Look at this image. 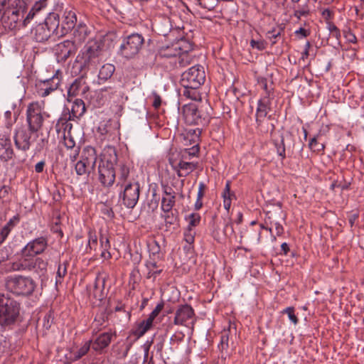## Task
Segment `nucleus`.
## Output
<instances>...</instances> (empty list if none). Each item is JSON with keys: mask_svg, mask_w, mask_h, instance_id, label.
<instances>
[{"mask_svg": "<svg viewBox=\"0 0 364 364\" xmlns=\"http://www.w3.org/2000/svg\"><path fill=\"white\" fill-rule=\"evenodd\" d=\"M48 247V238L41 236L29 241L20 251L19 258L11 264L13 271H34L43 275L47 272L48 262L40 255Z\"/></svg>", "mask_w": 364, "mask_h": 364, "instance_id": "nucleus-1", "label": "nucleus"}, {"mask_svg": "<svg viewBox=\"0 0 364 364\" xmlns=\"http://www.w3.org/2000/svg\"><path fill=\"white\" fill-rule=\"evenodd\" d=\"M102 50V42L100 40H91L77 55L75 66L83 75H86L89 70L96 69L100 65Z\"/></svg>", "mask_w": 364, "mask_h": 364, "instance_id": "nucleus-2", "label": "nucleus"}, {"mask_svg": "<svg viewBox=\"0 0 364 364\" xmlns=\"http://www.w3.org/2000/svg\"><path fill=\"white\" fill-rule=\"evenodd\" d=\"M118 161L117 151L114 146H107L102 154L99 166V181L105 187H109L114 183L116 171L114 166Z\"/></svg>", "mask_w": 364, "mask_h": 364, "instance_id": "nucleus-3", "label": "nucleus"}, {"mask_svg": "<svg viewBox=\"0 0 364 364\" xmlns=\"http://www.w3.org/2000/svg\"><path fill=\"white\" fill-rule=\"evenodd\" d=\"M26 4L23 1L16 0L9 5L4 11L0 18V26L6 31H13L26 27L30 22L25 21Z\"/></svg>", "mask_w": 364, "mask_h": 364, "instance_id": "nucleus-4", "label": "nucleus"}, {"mask_svg": "<svg viewBox=\"0 0 364 364\" xmlns=\"http://www.w3.org/2000/svg\"><path fill=\"white\" fill-rule=\"evenodd\" d=\"M21 304L8 294H0V326L12 329L20 318Z\"/></svg>", "mask_w": 364, "mask_h": 364, "instance_id": "nucleus-5", "label": "nucleus"}, {"mask_svg": "<svg viewBox=\"0 0 364 364\" xmlns=\"http://www.w3.org/2000/svg\"><path fill=\"white\" fill-rule=\"evenodd\" d=\"M6 287L8 291L14 294L28 296L33 293L36 287V283L30 277L10 276L6 279Z\"/></svg>", "mask_w": 364, "mask_h": 364, "instance_id": "nucleus-6", "label": "nucleus"}, {"mask_svg": "<svg viewBox=\"0 0 364 364\" xmlns=\"http://www.w3.org/2000/svg\"><path fill=\"white\" fill-rule=\"evenodd\" d=\"M144 43L142 35L134 33L124 37L119 46V53L126 59L134 58L141 50Z\"/></svg>", "mask_w": 364, "mask_h": 364, "instance_id": "nucleus-7", "label": "nucleus"}, {"mask_svg": "<svg viewBox=\"0 0 364 364\" xmlns=\"http://www.w3.org/2000/svg\"><path fill=\"white\" fill-rule=\"evenodd\" d=\"M205 73L203 66L194 65L181 74L180 83L183 87L200 88L205 82Z\"/></svg>", "mask_w": 364, "mask_h": 364, "instance_id": "nucleus-8", "label": "nucleus"}, {"mask_svg": "<svg viewBox=\"0 0 364 364\" xmlns=\"http://www.w3.org/2000/svg\"><path fill=\"white\" fill-rule=\"evenodd\" d=\"M123 190L119 193V200L127 208H134L138 203L140 195V184L139 182H132L120 186Z\"/></svg>", "mask_w": 364, "mask_h": 364, "instance_id": "nucleus-9", "label": "nucleus"}, {"mask_svg": "<svg viewBox=\"0 0 364 364\" xmlns=\"http://www.w3.org/2000/svg\"><path fill=\"white\" fill-rule=\"evenodd\" d=\"M183 114L187 124L204 125L208 122L209 116L202 108L195 103L186 105L183 107Z\"/></svg>", "mask_w": 364, "mask_h": 364, "instance_id": "nucleus-10", "label": "nucleus"}, {"mask_svg": "<svg viewBox=\"0 0 364 364\" xmlns=\"http://www.w3.org/2000/svg\"><path fill=\"white\" fill-rule=\"evenodd\" d=\"M62 80V74L59 70L50 78L36 80L35 89L36 94L41 97H46L58 90Z\"/></svg>", "mask_w": 364, "mask_h": 364, "instance_id": "nucleus-11", "label": "nucleus"}, {"mask_svg": "<svg viewBox=\"0 0 364 364\" xmlns=\"http://www.w3.org/2000/svg\"><path fill=\"white\" fill-rule=\"evenodd\" d=\"M196 322L194 309L189 304L179 305L175 312L173 324L188 327L194 326Z\"/></svg>", "mask_w": 364, "mask_h": 364, "instance_id": "nucleus-12", "label": "nucleus"}, {"mask_svg": "<svg viewBox=\"0 0 364 364\" xmlns=\"http://www.w3.org/2000/svg\"><path fill=\"white\" fill-rule=\"evenodd\" d=\"M117 186H122L132 182H139L136 170L130 162H120L116 171Z\"/></svg>", "mask_w": 364, "mask_h": 364, "instance_id": "nucleus-13", "label": "nucleus"}, {"mask_svg": "<svg viewBox=\"0 0 364 364\" xmlns=\"http://www.w3.org/2000/svg\"><path fill=\"white\" fill-rule=\"evenodd\" d=\"M26 121L31 132H38L43 126L44 118L36 105L30 104L26 109Z\"/></svg>", "mask_w": 364, "mask_h": 364, "instance_id": "nucleus-14", "label": "nucleus"}, {"mask_svg": "<svg viewBox=\"0 0 364 364\" xmlns=\"http://www.w3.org/2000/svg\"><path fill=\"white\" fill-rule=\"evenodd\" d=\"M77 50V45L70 40L64 41L55 46V55L59 63L65 62L71 55H74Z\"/></svg>", "mask_w": 364, "mask_h": 364, "instance_id": "nucleus-15", "label": "nucleus"}, {"mask_svg": "<svg viewBox=\"0 0 364 364\" xmlns=\"http://www.w3.org/2000/svg\"><path fill=\"white\" fill-rule=\"evenodd\" d=\"M15 156L10 134L4 132L0 134V160L8 162Z\"/></svg>", "mask_w": 364, "mask_h": 364, "instance_id": "nucleus-16", "label": "nucleus"}, {"mask_svg": "<svg viewBox=\"0 0 364 364\" xmlns=\"http://www.w3.org/2000/svg\"><path fill=\"white\" fill-rule=\"evenodd\" d=\"M116 333L108 331L99 334L92 340V349L98 354H102L111 343L112 338L116 337Z\"/></svg>", "mask_w": 364, "mask_h": 364, "instance_id": "nucleus-17", "label": "nucleus"}, {"mask_svg": "<svg viewBox=\"0 0 364 364\" xmlns=\"http://www.w3.org/2000/svg\"><path fill=\"white\" fill-rule=\"evenodd\" d=\"M36 133L31 132L29 129H21L17 131L14 136V142L16 148L23 151L30 149L32 142V134Z\"/></svg>", "mask_w": 364, "mask_h": 364, "instance_id": "nucleus-18", "label": "nucleus"}, {"mask_svg": "<svg viewBox=\"0 0 364 364\" xmlns=\"http://www.w3.org/2000/svg\"><path fill=\"white\" fill-rule=\"evenodd\" d=\"M271 97L267 96H263L258 100L256 109V122L258 125H261L264 118L267 117L271 110Z\"/></svg>", "mask_w": 364, "mask_h": 364, "instance_id": "nucleus-19", "label": "nucleus"}, {"mask_svg": "<svg viewBox=\"0 0 364 364\" xmlns=\"http://www.w3.org/2000/svg\"><path fill=\"white\" fill-rule=\"evenodd\" d=\"M63 18L60 27L61 33H59V36H63L75 28L77 22L76 14L72 11H65Z\"/></svg>", "mask_w": 364, "mask_h": 364, "instance_id": "nucleus-20", "label": "nucleus"}, {"mask_svg": "<svg viewBox=\"0 0 364 364\" xmlns=\"http://www.w3.org/2000/svg\"><path fill=\"white\" fill-rule=\"evenodd\" d=\"M43 24L48 27V30L51 33L52 35L54 34L57 36H59V33H61V29L59 28V15L55 13H49Z\"/></svg>", "mask_w": 364, "mask_h": 364, "instance_id": "nucleus-21", "label": "nucleus"}, {"mask_svg": "<svg viewBox=\"0 0 364 364\" xmlns=\"http://www.w3.org/2000/svg\"><path fill=\"white\" fill-rule=\"evenodd\" d=\"M97 159V153L94 147L87 146L82 149L80 160L87 164V166H91L92 170L95 168Z\"/></svg>", "mask_w": 364, "mask_h": 364, "instance_id": "nucleus-22", "label": "nucleus"}, {"mask_svg": "<svg viewBox=\"0 0 364 364\" xmlns=\"http://www.w3.org/2000/svg\"><path fill=\"white\" fill-rule=\"evenodd\" d=\"M31 34L37 42H45L51 36V33L48 30V27L42 23L38 24L31 30Z\"/></svg>", "mask_w": 364, "mask_h": 364, "instance_id": "nucleus-23", "label": "nucleus"}, {"mask_svg": "<svg viewBox=\"0 0 364 364\" xmlns=\"http://www.w3.org/2000/svg\"><path fill=\"white\" fill-rule=\"evenodd\" d=\"M20 222L18 214L13 216L8 223L0 230V245L5 241L11 230Z\"/></svg>", "mask_w": 364, "mask_h": 364, "instance_id": "nucleus-24", "label": "nucleus"}, {"mask_svg": "<svg viewBox=\"0 0 364 364\" xmlns=\"http://www.w3.org/2000/svg\"><path fill=\"white\" fill-rule=\"evenodd\" d=\"M115 71V67L113 64L107 63L103 65L100 69L97 77V83L101 85L105 83L112 77Z\"/></svg>", "mask_w": 364, "mask_h": 364, "instance_id": "nucleus-25", "label": "nucleus"}, {"mask_svg": "<svg viewBox=\"0 0 364 364\" xmlns=\"http://www.w3.org/2000/svg\"><path fill=\"white\" fill-rule=\"evenodd\" d=\"M86 111L85 105L82 100L75 99L73 103L70 111L68 110L70 118L79 119Z\"/></svg>", "mask_w": 364, "mask_h": 364, "instance_id": "nucleus-26", "label": "nucleus"}, {"mask_svg": "<svg viewBox=\"0 0 364 364\" xmlns=\"http://www.w3.org/2000/svg\"><path fill=\"white\" fill-rule=\"evenodd\" d=\"M198 164L181 160L177 166V174L179 177H185L197 168Z\"/></svg>", "mask_w": 364, "mask_h": 364, "instance_id": "nucleus-27", "label": "nucleus"}, {"mask_svg": "<svg viewBox=\"0 0 364 364\" xmlns=\"http://www.w3.org/2000/svg\"><path fill=\"white\" fill-rule=\"evenodd\" d=\"M70 120L73 119L70 118V116L68 117L67 114L60 117L55 124L56 131L60 133L63 130V135L71 134L73 124L69 122Z\"/></svg>", "mask_w": 364, "mask_h": 364, "instance_id": "nucleus-28", "label": "nucleus"}, {"mask_svg": "<svg viewBox=\"0 0 364 364\" xmlns=\"http://www.w3.org/2000/svg\"><path fill=\"white\" fill-rule=\"evenodd\" d=\"M64 145L68 149H72L73 154H70V159L71 161H75L80 154V147L75 146V141L71 134L63 135Z\"/></svg>", "mask_w": 364, "mask_h": 364, "instance_id": "nucleus-29", "label": "nucleus"}, {"mask_svg": "<svg viewBox=\"0 0 364 364\" xmlns=\"http://www.w3.org/2000/svg\"><path fill=\"white\" fill-rule=\"evenodd\" d=\"M73 31L74 41L75 44H81L85 41L88 36V28L83 23H80L76 28L75 27Z\"/></svg>", "mask_w": 364, "mask_h": 364, "instance_id": "nucleus-30", "label": "nucleus"}, {"mask_svg": "<svg viewBox=\"0 0 364 364\" xmlns=\"http://www.w3.org/2000/svg\"><path fill=\"white\" fill-rule=\"evenodd\" d=\"M47 5L48 0H38L36 1L25 17V21L30 22L36 15L44 10L47 7Z\"/></svg>", "mask_w": 364, "mask_h": 364, "instance_id": "nucleus-31", "label": "nucleus"}, {"mask_svg": "<svg viewBox=\"0 0 364 364\" xmlns=\"http://www.w3.org/2000/svg\"><path fill=\"white\" fill-rule=\"evenodd\" d=\"M146 267L148 270L147 272V279L153 278L154 280L163 271L161 268H159V266L157 264V262L155 261V259H150L146 262Z\"/></svg>", "mask_w": 364, "mask_h": 364, "instance_id": "nucleus-32", "label": "nucleus"}, {"mask_svg": "<svg viewBox=\"0 0 364 364\" xmlns=\"http://www.w3.org/2000/svg\"><path fill=\"white\" fill-rule=\"evenodd\" d=\"M97 236L95 232L90 230L88 232V242L86 246V253L91 254L92 252H95V255H97Z\"/></svg>", "mask_w": 364, "mask_h": 364, "instance_id": "nucleus-33", "label": "nucleus"}, {"mask_svg": "<svg viewBox=\"0 0 364 364\" xmlns=\"http://www.w3.org/2000/svg\"><path fill=\"white\" fill-rule=\"evenodd\" d=\"M222 196L223 198V207L226 210H229L231 206L232 198H235V194L230 191V181H227L225 187L223 190Z\"/></svg>", "mask_w": 364, "mask_h": 364, "instance_id": "nucleus-34", "label": "nucleus"}, {"mask_svg": "<svg viewBox=\"0 0 364 364\" xmlns=\"http://www.w3.org/2000/svg\"><path fill=\"white\" fill-rule=\"evenodd\" d=\"M193 47L192 43L185 38L179 39L173 44V49L178 53H188L189 51L193 50Z\"/></svg>", "mask_w": 364, "mask_h": 364, "instance_id": "nucleus-35", "label": "nucleus"}, {"mask_svg": "<svg viewBox=\"0 0 364 364\" xmlns=\"http://www.w3.org/2000/svg\"><path fill=\"white\" fill-rule=\"evenodd\" d=\"M105 279L102 277H97L94 282V297L102 300L103 297V289L105 288Z\"/></svg>", "mask_w": 364, "mask_h": 364, "instance_id": "nucleus-36", "label": "nucleus"}, {"mask_svg": "<svg viewBox=\"0 0 364 364\" xmlns=\"http://www.w3.org/2000/svg\"><path fill=\"white\" fill-rule=\"evenodd\" d=\"M132 347V343L129 342L118 343L117 345L113 346L112 350L117 352V358L120 359L125 358L128 352Z\"/></svg>", "mask_w": 364, "mask_h": 364, "instance_id": "nucleus-37", "label": "nucleus"}, {"mask_svg": "<svg viewBox=\"0 0 364 364\" xmlns=\"http://www.w3.org/2000/svg\"><path fill=\"white\" fill-rule=\"evenodd\" d=\"M92 348V340L85 342V343L76 351L71 352L72 360L74 361L78 360L85 356Z\"/></svg>", "mask_w": 364, "mask_h": 364, "instance_id": "nucleus-38", "label": "nucleus"}, {"mask_svg": "<svg viewBox=\"0 0 364 364\" xmlns=\"http://www.w3.org/2000/svg\"><path fill=\"white\" fill-rule=\"evenodd\" d=\"M150 327L146 325L142 321L138 323L131 331V333L136 338L143 336L149 330Z\"/></svg>", "mask_w": 364, "mask_h": 364, "instance_id": "nucleus-39", "label": "nucleus"}, {"mask_svg": "<svg viewBox=\"0 0 364 364\" xmlns=\"http://www.w3.org/2000/svg\"><path fill=\"white\" fill-rule=\"evenodd\" d=\"M199 88L183 87V95L191 100L198 101L201 100V95L198 91Z\"/></svg>", "mask_w": 364, "mask_h": 364, "instance_id": "nucleus-40", "label": "nucleus"}, {"mask_svg": "<svg viewBox=\"0 0 364 364\" xmlns=\"http://www.w3.org/2000/svg\"><path fill=\"white\" fill-rule=\"evenodd\" d=\"M162 217L164 218L166 226L168 227L174 225L178 221V211L176 210H171L168 212H164Z\"/></svg>", "mask_w": 364, "mask_h": 364, "instance_id": "nucleus-41", "label": "nucleus"}, {"mask_svg": "<svg viewBox=\"0 0 364 364\" xmlns=\"http://www.w3.org/2000/svg\"><path fill=\"white\" fill-rule=\"evenodd\" d=\"M258 83L262 86V88L264 90L265 94L264 96H267L270 97L272 95H273L274 87L273 82H270V84H268L267 79L265 77H259Z\"/></svg>", "mask_w": 364, "mask_h": 364, "instance_id": "nucleus-42", "label": "nucleus"}, {"mask_svg": "<svg viewBox=\"0 0 364 364\" xmlns=\"http://www.w3.org/2000/svg\"><path fill=\"white\" fill-rule=\"evenodd\" d=\"M176 203V196L165 197L161 199V209L164 212L172 210Z\"/></svg>", "mask_w": 364, "mask_h": 364, "instance_id": "nucleus-43", "label": "nucleus"}, {"mask_svg": "<svg viewBox=\"0 0 364 364\" xmlns=\"http://www.w3.org/2000/svg\"><path fill=\"white\" fill-rule=\"evenodd\" d=\"M76 173L78 176H83L85 174H89L90 173L91 166H87V164L80 160L75 166Z\"/></svg>", "mask_w": 364, "mask_h": 364, "instance_id": "nucleus-44", "label": "nucleus"}, {"mask_svg": "<svg viewBox=\"0 0 364 364\" xmlns=\"http://www.w3.org/2000/svg\"><path fill=\"white\" fill-rule=\"evenodd\" d=\"M176 61L180 68H183L191 63L192 58L188 53H179L176 57Z\"/></svg>", "mask_w": 364, "mask_h": 364, "instance_id": "nucleus-45", "label": "nucleus"}, {"mask_svg": "<svg viewBox=\"0 0 364 364\" xmlns=\"http://www.w3.org/2000/svg\"><path fill=\"white\" fill-rule=\"evenodd\" d=\"M310 14V9L307 3L305 4L298 6L296 9H294V16L297 19H300L301 16H307Z\"/></svg>", "mask_w": 364, "mask_h": 364, "instance_id": "nucleus-46", "label": "nucleus"}, {"mask_svg": "<svg viewBox=\"0 0 364 364\" xmlns=\"http://www.w3.org/2000/svg\"><path fill=\"white\" fill-rule=\"evenodd\" d=\"M82 86V80L80 78L75 79L74 82L70 85L68 90L69 97L75 96L78 94L80 89Z\"/></svg>", "mask_w": 364, "mask_h": 364, "instance_id": "nucleus-47", "label": "nucleus"}, {"mask_svg": "<svg viewBox=\"0 0 364 364\" xmlns=\"http://www.w3.org/2000/svg\"><path fill=\"white\" fill-rule=\"evenodd\" d=\"M186 220L188 223L187 228L193 229V228L199 225L201 217L200 214L193 213L186 218Z\"/></svg>", "mask_w": 364, "mask_h": 364, "instance_id": "nucleus-48", "label": "nucleus"}, {"mask_svg": "<svg viewBox=\"0 0 364 364\" xmlns=\"http://www.w3.org/2000/svg\"><path fill=\"white\" fill-rule=\"evenodd\" d=\"M318 135L314 136L312 139H310L309 143V147L313 151H321L325 149V146L323 144H320L317 141Z\"/></svg>", "mask_w": 364, "mask_h": 364, "instance_id": "nucleus-49", "label": "nucleus"}, {"mask_svg": "<svg viewBox=\"0 0 364 364\" xmlns=\"http://www.w3.org/2000/svg\"><path fill=\"white\" fill-rule=\"evenodd\" d=\"M200 147L198 144L193 145L192 147L185 149L182 155L183 159H190L191 157L196 156L198 154Z\"/></svg>", "mask_w": 364, "mask_h": 364, "instance_id": "nucleus-50", "label": "nucleus"}, {"mask_svg": "<svg viewBox=\"0 0 364 364\" xmlns=\"http://www.w3.org/2000/svg\"><path fill=\"white\" fill-rule=\"evenodd\" d=\"M282 313L287 314L289 320L294 325H296L299 323V319L294 314V308L293 306L287 307L282 311Z\"/></svg>", "mask_w": 364, "mask_h": 364, "instance_id": "nucleus-51", "label": "nucleus"}, {"mask_svg": "<svg viewBox=\"0 0 364 364\" xmlns=\"http://www.w3.org/2000/svg\"><path fill=\"white\" fill-rule=\"evenodd\" d=\"M327 28L333 37L336 38L337 40L341 38V34L340 29L333 23H328Z\"/></svg>", "mask_w": 364, "mask_h": 364, "instance_id": "nucleus-52", "label": "nucleus"}, {"mask_svg": "<svg viewBox=\"0 0 364 364\" xmlns=\"http://www.w3.org/2000/svg\"><path fill=\"white\" fill-rule=\"evenodd\" d=\"M183 235L184 240L187 243L191 245L194 242L196 232L194 231L193 229L186 228V230L184 231Z\"/></svg>", "mask_w": 364, "mask_h": 364, "instance_id": "nucleus-53", "label": "nucleus"}, {"mask_svg": "<svg viewBox=\"0 0 364 364\" xmlns=\"http://www.w3.org/2000/svg\"><path fill=\"white\" fill-rule=\"evenodd\" d=\"M274 145L276 146L277 152L279 154V156H282V159H284L286 157V154L284 137L282 136L281 140L279 141H274Z\"/></svg>", "mask_w": 364, "mask_h": 364, "instance_id": "nucleus-54", "label": "nucleus"}, {"mask_svg": "<svg viewBox=\"0 0 364 364\" xmlns=\"http://www.w3.org/2000/svg\"><path fill=\"white\" fill-rule=\"evenodd\" d=\"M42 137L37 142L35 151L36 152H41L48 144V136H43V134H41Z\"/></svg>", "mask_w": 364, "mask_h": 364, "instance_id": "nucleus-55", "label": "nucleus"}, {"mask_svg": "<svg viewBox=\"0 0 364 364\" xmlns=\"http://www.w3.org/2000/svg\"><path fill=\"white\" fill-rule=\"evenodd\" d=\"M178 51H175L173 49V44L171 47H167L166 49L162 50L161 55L165 58H176L178 56Z\"/></svg>", "mask_w": 364, "mask_h": 364, "instance_id": "nucleus-56", "label": "nucleus"}, {"mask_svg": "<svg viewBox=\"0 0 364 364\" xmlns=\"http://www.w3.org/2000/svg\"><path fill=\"white\" fill-rule=\"evenodd\" d=\"M149 253L152 255L154 257H159L161 248L159 245L156 241H153L149 245Z\"/></svg>", "mask_w": 364, "mask_h": 364, "instance_id": "nucleus-57", "label": "nucleus"}, {"mask_svg": "<svg viewBox=\"0 0 364 364\" xmlns=\"http://www.w3.org/2000/svg\"><path fill=\"white\" fill-rule=\"evenodd\" d=\"M101 213L109 219H112L114 217V213L111 207L106 204H103L101 209Z\"/></svg>", "mask_w": 364, "mask_h": 364, "instance_id": "nucleus-58", "label": "nucleus"}, {"mask_svg": "<svg viewBox=\"0 0 364 364\" xmlns=\"http://www.w3.org/2000/svg\"><path fill=\"white\" fill-rule=\"evenodd\" d=\"M68 262L65 261L63 263H60L57 271V277L59 278H63L67 274V267Z\"/></svg>", "mask_w": 364, "mask_h": 364, "instance_id": "nucleus-59", "label": "nucleus"}, {"mask_svg": "<svg viewBox=\"0 0 364 364\" xmlns=\"http://www.w3.org/2000/svg\"><path fill=\"white\" fill-rule=\"evenodd\" d=\"M100 248H105V250L110 249V242L108 237L105 234L100 232Z\"/></svg>", "mask_w": 364, "mask_h": 364, "instance_id": "nucleus-60", "label": "nucleus"}, {"mask_svg": "<svg viewBox=\"0 0 364 364\" xmlns=\"http://www.w3.org/2000/svg\"><path fill=\"white\" fill-rule=\"evenodd\" d=\"M343 36L348 42L352 43H357V38L350 28L343 31Z\"/></svg>", "mask_w": 364, "mask_h": 364, "instance_id": "nucleus-61", "label": "nucleus"}, {"mask_svg": "<svg viewBox=\"0 0 364 364\" xmlns=\"http://www.w3.org/2000/svg\"><path fill=\"white\" fill-rule=\"evenodd\" d=\"M250 46L252 48H256L260 51L265 49V43L263 41H256L252 39L250 41Z\"/></svg>", "mask_w": 364, "mask_h": 364, "instance_id": "nucleus-62", "label": "nucleus"}, {"mask_svg": "<svg viewBox=\"0 0 364 364\" xmlns=\"http://www.w3.org/2000/svg\"><path fill=\"white\" fill-rule=\"evenodd\" d=\"M321 16L324 18L326 25H328V23H333L331 20L333 16V13L329 9H323L321 12Z\"/></svg>", "mask_w": 364, "mask_h": 364, "instance_id": "nucleus-63", "label": "nucleus"}, {"mask_svg": "<svg viewBox=\"0 0 364 364\" xmlns=\"http://www.w3.org/2000/svg\"><path fill=\"white\" fill-rule=\"evenodd\" d=\"M218 347L220 351L221 358L225 360L228 355V350L229 348V344H218Z\"/></svg>", "mask_w": 364, "mask_h": 364, "instance_id": "nucleus-64", "label": "nucleus"}]
</instances>
